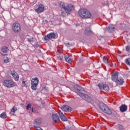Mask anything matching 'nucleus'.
I'll list each match as a JSON object with an SVG mask.
<instances>
[{
  "instance_id": "nucleus-13",
  "label": "nucleus",
  "mask_w": 130,
  "mask_h": 130,
  "mask_svg": "<svg viewBox=\"0 0 130 130\" xmlns=\"http://www.w3.org/2000/svg\"><path fill=\"white\" fill-rule=\"evenodd\" d=\"M52 118L53 121L56 123L60 121V119H59V116H58V115H57L56 114H53L52 115Z\"/></svg>"
},
{
  "instance_id": "nucleus-30",
  "label": "nucleus",
  "mask_w": 130,
  "mask_h": 130,
  "mask_svg": "<svg viewBox=\"0 0 130 130\" xmlns=\"http://www.w3.org/2000/svg\"><path fill=\"white\" fill-rule=\"evenodd\" d=\"M28 42H34V38H30L27 39Z\"/></svg>"
},
{
  "instance_id": "nucleus-41",
  "label": "nucleus",
  "mask_w": 130,
  "mask_h": 130,
  "mask_svg": "<svg viewBox=\"0 0 130 130\" xmlns=\"http://www.w3.org/2000/svg\"><path fill=\"white\" fill-rule=\"evenodd\" d=\"M32 112H34V111L33 110V108L31 109Z\"/></svg>"
},
{
  "instance_id": "nucleus-20",
  "label": "nucleus",
  "mask_w": 130,
  "mask_h": 130,
  "mask_svg": "<svg viewBox=\"0 0 130 130\" xmlns=\"http://www.w3.org/2000/svg\"><path fill=\"white\" fill-rule=\"evenodd\" d=\"M114 28H115V27H114V25H109L107 29L108 30V31H109V32H111V31H113V29H114Z\"/></svg>"
},
{
  "instance_id": "nucleus-40",
  "label": "nucleus",
  "mask_w": 130,
  "mask_h": 130,
  "mask_svg": "<svg viewBox=\"0 0 130 130\" xmlns=\"http://www.w3.org/2000/svg\"><path fill=\"white\" fill-rule=\"evenodd\" d=\"M25 83H26V82H25V81H22V84H25Z\"/></svg>"
},
{
  "instance_id": "nucleus-16",
  "label": "nucleus",
  "mask_w": 130,
  "mask_h": 130,
  "mask_svg": "<svg viewBox=\"0 0 130 130\" xmlns=\"http://www.w3.org/2000/svg\"><path fill=\"white\" fill-rule=\"evenodd\" d=\"M84 33L86 35L90 36V35H92V34H93V31L91 30V28L86 27L85 29Z\"/></svg>"
},
{
  "instance_id": "nucleus-26",
  "label": "nucleus",
  "mask_w": 130,
  "mask_h": 130,
  "mask_svg": "<svg viewBox=\"0 0 130 130\" xmlns=\"http://www.w3.org/2000/svg\"><path fill=\"white\" fill-rule=\"evenodd\" d=\"M0 117H1V118H7V115L6 114V113H2L0 115Z\"/></svg>"
},
{
  "instance_id": "nucleus-17",
  "label": "nucleus",
  "mask_w": 130,
  "mask_h": 130,
  "mask_svg": "<svg viewBox=\"0 0 130 130\" xmlns=\"http://www.w3.org/2000/svg\"><path fill=\"white\" fill-rule=\"evenodd\" d=\"M116 83L118 84V85H123V83H124V80L122 77H120L118 78L117 79V81H116Z\"/></svg>"
},
{
  "instance_id": "nucleus-32",
  "label": "nucleus",
  "mask_w": 130,
  "mask_h": 130,
  "mask_svg": "<svg viewBox=\"0 0 130 130\" xmlns=\"http://www.w3.org/2000/svg\"><path fill=\"white\" fill-rule=\"evenodd\" d=\"M62 58H63V56H62V55L58 56L57 57V59H58L59 60H61V59H62Z\"/></svg>"
},
{
  "instance_id": "nucleus-5",
  "label": "nucleus",
  "mask_w": 130,
  "mask_h": 130,
  "mask_svg": "<svg viewBox=\"0 0 130 130\" xmlns=\"http://www.w3.org/2000/svg\"><path fill=\"white\" fill-rule=\"evenodd\" d=\"M12 29L15 33H18L21 31V25L18 22H15L13 23Z\"/></svg>"
},
{
  "instance_id": "nucleus-31",
  "label": "nucleus",
  "mask_w": 130,
  "mask_h": 130,
  "mask_svg": "<svg viewBox=\"0 0 130 130\" xmlns=\"http://www.w3.org/2000/svg\"><path fill=\"white\" fill-rule=\"evenodd\" d=\"M4 62L5 63L9 62V58L8 57H4Z\"/></svg>"
},
{
  "instance_id": "nucleus-10",
  "label": "nucleus",
  "mask_w": 130,
  "mask_h": 130,
  "mask_svg": "<svg viewBox=\"0 0 130 130\" xmlns=\"http://www.w3.org/2000/svg\"><path fill=\"white\" fill-rule=\"evenodd\" d=\"M54 38H55V34L51 32L45 36L44 40L47 41L50 40V39H54Z\"/></svg>"
},
{
  "instance_id": "nucleus-36",
  "label": "nucleus",
  "mask_w": 130,
  "mask_h": 130,
  "mask_svg": "<svg viewBox=\"0 0 130 130\" xmlns=\"http://www.w3.org/2000/svg\"><path fill=\"white\" fill-rule=\"evenodd\" d=\"M126 50L127 52L129 51V50H130V46H127L126 47Z\"/></svg>"
},
{
  "instance_id": "nucleus-27",
  "label": "nucleus",
  "mask_w": 130,
  "mask_h": 130,
  "mask_svg": "<svg viewBox=\"0 0 130 130\" xmlns=\"http://www.w3.org/2000/svg\"><path fill=\"white\" fill-rule=\"evenodd\" d=\"M103 61L107 64L108 63V59L106 57H104L103 58Z\"/></svg>"
},
{
  "instance_id": "nucleus-23",
  "label": "nucleus",
  "mask_w": 130,
  "mask_h": 130,
  "mask_svg": "<svg viewBox=\"0 0 130 130\" xmlns=\"http://www.w3.org/2000/svg\"><path fill=\"white\" fill-rule=\"evenodd\" d=\"M76 89L78 91H80L81 92H83L84 90V88L82 87L80 85H76Z\"/></svg>"
},
{
  "instance_id": "nucleus-35",
  "label": "nucleus",
  "mask_w": 130,
  "mask_h": 130,
  "mask_svg": "<svg viewBox=\"0 0 130 130\" xmlns=\"http://www.w3.org/2000/svg\"><path fill=\"white\" fill-rule=\"evenodd\" d=\"M29 108H31V104H28L26 106V110H29Z\"/></svg>"
},
{
  "instance_id": "nucleus-24",
  "label": "nucleus",
  "mask_w": 130,
  "mask_h": 130,
  "mask_svg": "<svg viewBox=\"0 0 130 130\" xmlns=\"http://www.w3.org/2000/svg\"><path fill=\"white\" fill-rule=\"evenodd\" d=\"M17 110H18V109L17 108V107L14 106L11 110V112H13V113H15V112H16V111H17Z\"/></svg>"
},
{
  "instance_id": "nucleus-14",
  "label": "nucleus",
  "mask_w": 130,
  "mask_h": 130,
  "mask_svg": "<svg viewBox=\"0 0 130 130\" xmlns=\"http://www.w3.org/2000/svg\"><path fill=\"white\" fill-rule=\"evenodd\" d=\"M58 114L59 115V117L62 121H68V118H67V117L64 116V115L61 112V111H59L58 112Z\"/></svg>"
},
{
  "instance_id": "nucleus-2",
  "label": "nucleus",
  "mask_w": 130,
  "mask_h": 130,
  "mask_svg": "<svg viewBox=\"0 0 130 130\" xmlns=\"http://www.w3.org/2000/svg\"><path fill=\"white\" fill-rule=\"evenodd\" d=\"M99 106L101 110L103 111V112L105 113H106V114H108V115H111L112 114V111L111 110H110L108 106H107V105H105L104 103H100Z\"/></svg>"
},
{
  "instance_id": "nucleus-37",
  "label": "nucleus",
  "mask_w": 130,
  "mask_h": 130,
  "mask_svg": "<svg viewBox=\"0 0 130 130\" xmlns=\"http://www.w3.org/2000/svg\"><path fill=\"white\" fill-rule=\"evenodd\" d=\"M61 15L63 17H64L66 16V14H64V12H61Z\"/></svg>"
},
{
  "instance_id": "nucleus-3",
  "label": "nucleus",
  "mask_w": 130,
  "mask_h": 130,
  "mask_svg": "<svg viewBox=\"0 0 130 130\" xmlns=\"http://www.w3.org/2000/svg\"><path fill=\"white\" fill-rule=\"evenodd\" d=\"M38 84H39V79L38 78L36 77L32 78L31 81V88L32 90L36 91V90H37V86H38Z\"/></svg>"
},
{
  "instance_id": "nucleus-22",
  "label": "nucleus",
  "mask_w": 130,
  "mask_h": 130,
  "mask_svg": "<svg viewBox=\"0 0 130 130\" xmlns=\"http://www.w3.org/2000/svg\"><path fill=\"white\" fill-rule=\"evenodd\" d=\"M116 127L118 128L119 130H123L124 129V127L123 125L120 124H117V125L116 126Z\"/></svg>"
},
{
  "instance_id": "nucleus-18",
  "label": "nucleus",
  "mask_w": 130,
  "mask_h": 130,
  "mask_svg": "<svg viewBox=\"0 0 130 130\" xmlns=\"http://www.w3.org/2000/svg\"><path fill=\"white\" fill-rule=\"evenodd\" d=\"M119 108L121 112H125L127 110V106L126 105H122Z\"/></svg>"
},
{
  "instance_id": "nucleus-33",
  "label": "nucleus",
  "mask_w": 130,
  "mask_h": 130,
  "mask_svg": "<svg viewBox=\"0 0 130 130\" xmlns=\"http://www.w3.org/2000/svg\"><path fill=\"white\" fill-rule=\"evenodd\" d=\"M34 127H35V128L37 129V130H43L42 128H41V127H40V126H34Z\"/></svg>"
},
{
  "instance_id": "nucleus-29",
  "label": "nucleus",
  "mask_w": 130,
  "mask_h": 130,
  "mask_svg": "<svg viewBox=\"0 0 130 130\" xmlns=\"http://www.w3.org/2000/svg\"><path fill=\"white\" fill-rule=\"evenodd\" d=\"M125 63H126V64L130 66V58H127V59H126Z\"/></svg>"
},
{
  "instance_id": "nucleus-6",
  "label": "nucleus",
  "mask_w": 130,
  "mask_h": 130,
  "mask_svg": "<svg viewBox=\"0 0 130 130\" xmlns=\"http://www.w3.org/2000/svg\"><path fill=\"white\" fill-rule=\"evenodd\" d=\"M3 84L7 88H13L15 87V82L11 80H5L4 81Z\"/></svg>"
},
{
  "instance_id": "nucleus-7",
  "label": "nucleus",
  "mask_w": 130,
  "mask_h": 130,
  "mask_svg": "<svg viewBox=\"0 0 130 130\" xmlns=\"http://www.w3.org/2000/svg\"><path fill=\"white\" fill-rule=\"evenodd\" d=\"M98 86L100 90H104V91H106V92L109 91V86L106 84L100 83L98 84Z\"/></svg>"
},
{
  "instance_id": "nucleus-1",
  "label": "nucleus",
  "mask_w": 130,
  "mask_h": 130,
  "mask_svg": "<svg viewBox=\"0 0 130 130\" xmlns=\"http://www.w3.org/2000/svg\"><path fill=\"white\" fill-rule=\"evenodd\" d=\"M78 14L82 19H90L92 17L91 12L85 8L80 9L78 11Z\"/></svg>"
},
{
  "instance_id": "nucleus-28",
  "label": "nucleus",
  "mask_w": 130,
  "mask_h": 130,
  "mask_svg": "<svg viewBox=\"0 0 130 130\" xmlns=\"http://www.w3.org/2000/svg\"><path fill=\"white\" fill-rule=\"evenodd\" d=\"M35 122L37 124H39L41 123V119H36L35 120Z\"/></svg>"
},
{
  "instance_id": "nucleus-8",
  "label": "nucleus",
  "mask_w": 130,
  "mask_h": 130,
  "mask_svg": "<svg viewBox=\"0 0 130 130\" xmlns=\"http://www.w3.org/2000/svg\"><path fill=\"white\" fill-rule=\"evenodd\" d=\"M35 11L37 14H41V13H43L44 12V5L42 4H39L38 5V8L35 9Z\"/></svg>"
},
{
  "instance_id": "nucleus-12",
  "label": "nucleus",
  "mask_w": 130,
  "mask_h": 130,
  "mask_svg": "<svg viewBox=\"0 0 130 130\" xmlns=\"http://www.w3.org/2000/svg\"><path fill=\"white\" fill-rule=\"evenodd\" d=\"M10 73L15 81H19V75L15 71H11Z\"/></svg>"
},
{
  "instance_id": "nucleus-19",
  "label": "nucleus",
  "mask_w": 130,
  "mask_h": 130,
  "mask_svg": "<svg viewBox=\"0 0 130 130\" xmlns=\"http://www.w3.org/2000/svg\"><path fill=\"white\" fill-rule=\"evenodd\" d=\"M65 60L68 63H71L72 62V59L70 57V56L67 55L64 56Z\"/></svg>"
},
{
  "instance_id": "nucleus-38",
  "label": "nucleus",
  "mask_w": 130,
  "mask_h": 130,
  "mask_svg": "<svg viewBox=\"0 0 130 130\" xmlns=\"http://www.w3.org/2000/svg\"><path fill=\"white\" fill-rule=\"evenodd\" d=\"M43 22L44 23H45L46 24H47V23H48V21H47V20H45L43 21Z\"/></svg>"
},
{
  "instance_id": "nucleus-15",
  "label": "nucleus",
  "mask_w": 130,
  "mask_h": 130,
  "mask_svg": "<svg viewBox=\"0 0 130 130\" xmlns=\"http://www.w3.org/2000/svg\"><path fill=\"white\" fill-rule=\"evenodd\" d=\"M61 109L63 110V111H65V112H70V111H72V108L69 107L68 106H62L61 107Z\"/></svg>"
},
{
  "instance_id": "nucleus-39",
  "label": "nucleus",
  "mask_w": 130,
  "mask_h": 130,
  "mask_svg": "<svg viewBox=\"0 0 130 130\" xmlns=\"http://www.w3.org/2000/svg\"><path fill=\"white\" fill-rule=\"evenodd\" d=\"M123 26H124L123 29H124L125 28V24H123Z\"/></svg>"
},
{
  "instance_id": "nucleus-34",
  "label": "nucleus",
  "mask_w": 130,
  "mask_h": 130,
  "mask_svg": "<svg viewBox=\"0 0 130 130\" xmlns=\"http://www.w3.org/2000/svg\"><path fill=\"white\" fill-rule=\"evenodd\" d=\"M66 46H67V47H71V46H72V45H71V44H70V43H65Z\"/></svg>"
},
{
  "instance_id": "nucleus-21",
  "label": "nucleus",
  "mask_w": 130,
  "mask_h": 130,
  "mask_svg": "<svg viewBox=\"0 0 130 130\" xmlns=\"http://www.w3.org/2000/svg\"><path fill=\"white\" fill-rule=\"evenodd\" d=\"M8 50H9V48L6 46L3 47L2 49V51L4 53H7V52H8Z\"/></svg>"
},
{
  "instance_id": "nucleus-25",
  "label": "nucleus",
  "mask_w": 130,
  "mask_h": 130,
  "mask_svg": "<svg viewBox=\"0 0 130 130\" xmlns=\"http://www.w3.org/2000/svg\"><path fill=\"white\" fill-rule=\"evenodd\" d=\"M66 7L67 6H66V5H64V4H63V3L60 2V8H62V9H63V10H65Z\"/></svg>"
},
{
  "instance_id": "nucleus-9",
  "label": "nucleus",
  "mask_w": 130,
  "mask_h": 130,
  "mask_svg": "<svg viewBox=\"0 0 130 130\" xmlns=\"http://www.w3.org/2000/svg\"><path fill=\"white\" fill-rule=\"evenodd\" d=\"M73 10H75V7H74V6L71 4H69L65 8L64 11L67 14H68V15H70L71 12H72V11H73Z\"/></svg>"
},
{
  "instance_id": "nucleus-11",
  "label": "nucleus",
  "mask_w": 130,
  "mask_h": 130,
  "mask_svg": "<svg viewBox=\"0 0 130 130\" xmlns=\"http://www.w3.org/2000/svg\"><path fill=\"white\" fill-rule=\"evenodd\" d=\"M118 79V72H115L112 74L111 79L113 82L116 83Z\"/></svg>"
},
{
  "instance_id": "nucleus-4",
  "label": "nucleus",
  "mask_w": 130,
  "mask_h": 130,
  "mask_svg": "<svg viewBox=\"0 0 130 130\" xmlns=\"http://www.w3.org/2000/svg\"><path fill=\"white\" fill-rule=\"evenodd\" d=\"M76 93L78 94V95H79V96H80L82 99L86 100V101H87L89 103L92 102V98H91V97L87 94L82 93L79 91H76Z\"/></svg>"
}]
</instances>
